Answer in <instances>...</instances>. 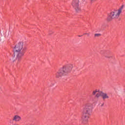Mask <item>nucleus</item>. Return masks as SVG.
<instances>
[{"instance_id":"14","label":"nucleus","mask_w":125,"mask_h":125,"mask_svg":"<svg viewBox=\"0 0 125 125\" xmlns=\"http://www.w3.org/2000/svg\"><path fill=\"white\" fill-rule=\"evenodd\" d=\"M79 37H82V36H81V35H79Z\"/></svg>"},{"instance_id":"3","label":"nucleus","mask_w":125,"mask_h":125,"mask_svg":"<svg viewBox=\"0 0 125 125\" xmlns=\"http://www.w3.org/2000/svg\"><path fill=\"white\" fill-rule=\"evenodd\" d=\"M72 69H73V65L72 64H69L63 66L56 73V78L60 79L62 78L63 76H66L68 74V73L71 72Z\"/></svg>"},{"instance_id":"9","label":"nucleus","mask_w":125,"mask_h":125,"mask_svg":"<svg viewBox=\"0 0 125 125\" xmlns=\"http://www.w3.org/2000/svg\"><path fill=\"white\" fill-rule=\"evenodd\" d=\"M103 92L102 91L98 92V93L96 95V97L98 98L99 97H100V96L102 97Z\"/></svg>"},{"instance_id":"2","label":"nucleus","mask_w":125,"mask_h":125,"mask_svg":"<svg viewBox=\"0 0 125 125\" xmlns=\"http://www.w3.org/2000/svg\"><path fill=\"white\" fill-rule=\"evenodd\" d=\"M92 112V105L91 104L87 103L83 106L82 111V122L83 124H86L88 122L89 116Z\"/></svg>"},{"instance_id":"5","label":"nucleus","mask_w":125,"mask_h":125,"mask_svg":"<svg viewBox=\"0 0 125 125\" xmlns=\"http://www.w3.org/2000/svg\"><path fill=\"white\" fill-rule=\"evenodd\" d=\"M100 54L104 56L105 58H112L113 57L112 52L109 50H102L100 52Z\"/></svg>"},{"instance_id":"1","label":"nucleus","mask_w":125,"mask_h":125,"mask_svg":"<svg viewBox=\"0 0 125 125\" xmlns=\"http://www.w3.org/2000/svg\"><path fill=\"white\" fill-rule=\"evenodd\" d=\"M27 50V47L23 42H19L14 47V57L15 60L13 61L16 64H19L22 61V58Z\"/></svg>"},{"instance_id":"12","label":"nucleus","mask_w":125,"mask_h":125,"mask_svg":"<svg viewBox=\"0 0 125 125\" xmlns=\"http://www.w3.org/2000/svg\"><path fill=\"white\" fill-rule=\"evenodd\" d=\"M83 35L87 36V37H89V36H90V33H84Z\"/></svg>"},{"instance_id":"13","label":"nucleus","mask_w":125,"mask_h":125,"mask_svg":"<svg viewBox=\"0 0 125 125\" xmlns=\"http://www.w3.org/2000/svg\"><path fill=\"white\" fill-rule=\"evenodd\" d=\"M91 2H93V1H96L97 0H90Z\"/></svg>"},{"instance_id":"10","label":"nucleus","mask_w":125,"mask_h":125,"mask_svg":"<svg viewBox=\"0 0 125 125\" xmlns=\"http://www.w3.org/2000/svg\"><path fill=\"white\" fill-rule=\"evenodd\" d=\"M95 38H99V37H101V34L97 33L94 34Z\"/></svg>"},{"instance_id":"8","label":"nucleus","mask_w":125,"mask_h":125,"mask_svg":"<svg viewBox=\"0 0 125 125\" xmlns=\"http://www.w3.org/2000/svg\"><path fill=\"white\" fill-rule=\"evenodd\" d=\"M103 100H105V99H108L109 98V96L106 93H103L102 94V97Z\"/></svg>"},{"instance_id":"7","label":"nucleus","mask_w":125,"mask_h":125,"mask_svg":"<svg viewBox=\"0 0 125 125\" xmlns=\"http://www.w3.org/2000/svg\"><path fill=\"white\" fill-rule=\"evenodd\" d=\"M13 121H14L15 122H19L20 121H21V117L19 115H15L13 118Z\"/></svg>"},{"instance_id":"6","label":"nucleus","mask_w":125,"mask_h":125,"mask_svg":"<svg viewBox=\"0 0 125 125\" xmlns=\"http://www.w3.org/2000/svg\"><path fill=\"white\" fill-rule=\"evenodd\" d=\"M79 2V0H73L72 2V5L77 12H78V11H80V10H81Z\"/></svg>"},{"instance_id":"4","label":"nucleus","mask_w":125,"mask_h":125,"mask_svg":"<svg viewBox=\"0 0 125 125\" xmlns=\"http://www.w3.org/2000/svg\"><path fill=\"white\" fill-rule=\"evenodd\" d=\"M123 9H124V5H122L118 10H114L111 11L108 15L107 21H112V20L118 19L120 17V15H121Z\"/></svg>"},{"instance_id":"11","label":"nucleus","mask_w":125,"mask_h":125,"mask_svg":"<svg viewBox=\"0 0 125 125\" xmlns=\"http://www.w3.org/2000/svg\"><path fill=\"white\" fill-rule=\"evenodd\" d=\"M97 92H98V91H97V90H94L92 92L93 95H95V94H96V93H97Z\"/></svg>"}]
</instances>
